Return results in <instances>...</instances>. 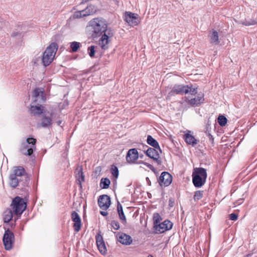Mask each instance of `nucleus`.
<instances>
[{
    "label": "nucleus",
    "instance_id": "e433bc0d",
    "mask_svg": "<svg viewBox=\"0 0 257 257\" xmlns=\"http://www.w3.org/2000/svg\"><path fill=\"white\" fill-rule=\"evenodd\" d=\"M110 225L111 227L115 230H118L120 226L118 221L113 220L111 222Z\"/></svg>",
    "mask_w": 257,
    "mask_h": 257
},
{
    "label": "nucleus",
    "instance_id": "7c9ffc66",
    "mask_svg": "<svg viewBox=\"0 0 257 257\" xmlns=\"http://www.w3.org/2000/svg\"><path fill=\"white\" fill-rule=\"evenodd\" d=\"M70 47L73 52H77L80 46V43L75 41L70 43Z\"/></svg>",
    "mask_w": 257,
    "mask_h": 257
},
{
    "label": "nucleus",
    "instance_id": "b1692460",
    "mask_svg": "<svg viewBox=\"0 0 257 257\" xmlns=\"http://www.w3.org/2000/svg\"><path fill=\"white\" fill-rule=\"evenodd\" d=\"M208 37L211 44L217 45L219 43L218 33L216 30L210 31Z\"/></svg>",
    "mask_w": 257,
    "mask_h": 257
},
{
    "label": "nucleus",
    "instance_id": "72a5a7b5",
    "mask_svg": "<svg viewBox=\"0 0 257 257\" xmlns=\"http://www.w3.org/2000/svg\"><path fill=\"white\" fill-rule=\"evenodd\" d=\"M227 118L223 115L219 116L218 117V123L220 126H224L227 123Z\"/></svg>",
    "mask_w": 257,
    "mask_h": 257
},
{
    "label": "nucleus",
    "instance_id": "aec40b11",
    "mask_svg": "<svg viewBox=\"0 0 257 257\" xmlns=\"http://www.w3.org/2000/svg\"><path fill=\"white\" fill-rule=\"evenodd\" d=\"M29 111L33 115L39 116L43 113L44 106L40 103H35V105H31Z\"/></svg>",
    "mask_w": 257,
    "mask_h": 257
},
{
    "label": "nucleus",
    "instance_id": "9d476101",
    "mask_svg": "<svg viewBox=\"0 0 257 257\" xmlns=\"http://www.w3.org/2000/svg\"><path fill=\"white\" fill-rule=\"evenodd\" d=\"M124 20L130 26L132 27L138 25L140 22L138 15L130 12H125Z\"/></svg>",
    "mask_w": 257,
    "mask_h": 257
},
{
    "label": "nucleus",
    "instance_id": "423d86ee",
    "mask_svg": "<svg viewBox=\"0 0 257 257\" xmlns=\"http://www.w3.org/2000/svg\"><path fill=\"white\" fill-rule=\"evenodd\" d=\"M36 142L35 139L31 138H28L27 140L22 143L20 152L24 155L31 156L36 149Z\"/></svg>",
    "mask_w": 257,
    "mask_h": 257
},
{
    "label": "nucleus",
    "instance_id": "58836bf2",
    "mask_svg": "<svg viewBox=\"0 0 257 257\" xmlns=\"http://www.w3.org/2000/svg\"><path fill=\"white\" fill-rule=\"evenodd\" d=\"M22 36V33H19L18 32H14L12 35V36L13 37H18V36L21 37Z\"/></svg>",
    "mask_w": 257,
    "mask_h": 257
},
{
    "label": "nucleus",
    "instance_id": "49530a36",
    "mask_svg": "<svg viewBox=\"0 0 257 257\" xmlns=\"http://www.w3.org/2000/svg\"><path fill=\"white\" fill-rule=\"evenodd\" d=\"M148 257H154L153 255L152 254H149Z\"/></svg>",
    "mask_w": 257,
    "mask_h": 257
},
{
    "label": "nucleus",
    "instance_id": "a211bd4d",
    "mask_svg": "<svg viewBox=\"0 0 257 257\" xmlns=\"http://www.w3.org/2000/svg\"><path fill=\"white\" fill-rule=\"evenodd\" d=\"M117 240L123 245H130L133 242L132 237L123 232H118L116 235Z\"/></svg>",
    "mask_w": 257,
    "mask_h": 257
},
{
    "label": "nucleus",
    "instance_id": "09e8293b",
    "mask_svg": "<svg viewBox=\"0 0 257 257\" xmlns=\"http://www.w3.org/2000/svg\"><path fill=\"white\" fill-rule=\"evenodd\" d=\"M248 255H246V257H248Z\"/></svg>",
    "mask_w": 257,
    "mask_h": 257
},
{
    "label": "nucleus",
    "instance_id": "ddd939ff",
    "mask_svg": "<svg viewBox=\"0 0 257 257\" xmlns=\"http://www.w3.org/2000/svg\"><path fill=\"white\" fill-rule=\"evenodd\" d=\"M94 7L92 5L88 6L85 9L75 12L73 14L74 19H79L88 16L94 13Z\"/></svg>",
    "mask_w": 257,
    "mask_h": 257
},
{
    "label": "nucleus",
    "instance_id": "f704fd0d",
    "mask_svg": "<svg viewBox=\"0 0 257 257\" xmlns=\"http://www.w3.org/2000/svg\"><path fill=\"white\" fill-rule=\"evenodd\" d=\"M161 220V217L158 213H155L154 215V227H156V225L159 224Z\"/></svg>",
    "mask_w": 257,
    "mask_h": 257
},
{
    "label": "nucleus",
    "instance_id": "a18cd8bd",
    "mask_svg": "<svg viewBox=\"0 0 257 257\" xmlns=\"http://www.w3.org/2000/svg\"><path fill=\"white\" fill-rule=\"evenodd\" d=\"M57 123L58 125H60L61 123V121H60V120L57 121Z\"/></svg>",
    "mask_w": 257,
    "mask_h": 257
},
{
    "label": "nucleus",
    "instance_id": "2eb2a0df",
    "mask_svg": "<svg viewBox=\"0 0 257 257\" xmlns=\"http://www.w3.org/2000/svg\"><path fill=\"white\" fill-rule=\"evenodd\" d=\"M172 181V177L171 175L167 172H163L161 173L158 180L159 183L161 186H168Z\"/></svg>",
    "mask_w": 257,
    "mask_h": 257
},
{
    "label": "nucleus",
    "instance_id": "2f4dec72",
    "mask_svg": "<svg viewBox=\"0 0 257 257\" xmlns=\"http://www.w3.org/2000/svg\"><path fill=\"white\" fill-rule=\"evenodd\" d=\"M110 172L111 174L115 177V179H117L118 178L119 175V171L116 166L113 165H112L110 169Z\"/></svg>",
    "mask_w": 257,
    "mask_h": 257
},
{
    "label": "nucleus",
    "instance_id": "393cba45",
    "mask_svg": "<svg viewBox=\"0 0 257 257\" xmlns=\"http://www.w3.org/2000/svg\"><path fill=\"white\" fill-rule=\"evenodd\" d=\"M184 139L187 144L192 145V146L196 145L198 142L193 136L189 133H187L184 135Z\"/></svg>",
    "mask_w": 257,
    "mask_h": 257
},
{
    "label": "nucleus",
    "instance_id": "412c9836",
    "mask_svg": "<svg viewBox=\"0 0 257 257\" xmlns=\"http://www.w3.org/2000/svg\"><path fill=\"white\" fill-rule=\"evenodd\" d=\"M96 243L97 248L102 254H104L106 252V248L102 236L100 234H97L96 236Z\"/></svg>",
    "mask_w": 257,
    "mask_h": 257
},
{
    "label": "nucleus",
    "instance_id": "37998d69",
    "mask_svg": "<svg viewBox=\"0 0 257 257\" xmlns=\"http://www.w3.org/2000/svg\"><path fill=\"white\" fill-rule=\"evenodd\" d=\"M145 165H146V166H147L148 167H149L150 169H152V168H153V166H152V165L149 164H148V163H146L145 164Z\"/></svg>",
    "mask_w": 257,
    "mask_h": 257
},
{
    "label": "nucleus",
    "instance_id": "f8f14e48",
    "mask_svg": "<svg viewBox=\"0 0 257 257\" xmlns=\"http://www.w3.org/2000/svg\"><path fill=\"white\" fill-rule=\"evenodd\" d=\"M173 227V223L169 220H165L162 223L156 225L155 227L156 233H162L170 230Z\"/></svg>",
    "mask_w": 257,
    "mask_h": 257
},
{
    "label": "nucleus",
    "instance_id": "de8ad7c7",
    "mask_svg": "<svg viewBox=\"0 0 257 257\" xmlns=\"http://www.w3.org/2000/svg\"><path fill=\"white\" fill-rule=\"evenodd\" d=\"M240 201H242V200H240ZM239 204L240 203H242V201H241L239 203Z\"/></svg>",
    "mask_w": 257,
    "mask_h": 257
},
{
    "label": "nucleus",
    "instance_id": "bb28decb",
    "mask_svg": "<svg viewBox=\"0 0 257 257\" xmlns=\"http://www.w3.org/2000/svg\"><path fill=\"white\" fill-rule=\"evenodd\" d=\"M76 177L79 183L80 187H82L81 183L84 181V176L82 171V168L81 167H78L76 170Z\"/></svg>",
    "mask_w": 257,
    "mask_h": 257
},
{
    "label": "nucleus",
    "instance_id": "4c0bfd02",
    "mask_svg": "<svg viewBox=\"0 0 257 257\" xmlns=\"http://www.w3.org/2000/svg\"><path fill=\"white\" fill-rule=\"evenodd\" d=\"M230 219L231 220H236L237 219V215L235 213H231L230 214Z\"/></svg>",
    "mask_w": 257,
    "mask_h": 257
},
{
    "label": "nucleus",
    "instance_id": "f3484780",
    "mask_svg": "<svg viewBox=\"0 0 257 257\" xmlns=\"http://www.w3.org/2000/svg\"><path fill=\"white\" fill-rule=\"evenodd\" d=\"M139 158V154L136 149H131L127 153L126 160L129 164L134 163Z\"/></svg>",
    "mask_w": 257,
    "mask_h": 257
},
{
    "label": "nucleus",
    "instance_id": "4468645a",
    "mask_svg": "<svg viewBox=\"0 0 257 257\" xmlns=\"http://www.w3.org/2000/svg\"><path fill=\"white\" fill-rule=\"evenodd\" d=\"M185 101L192 106H199L204 101V94L203 93H199L195 97L192 98L186 97Z\"/></svg>",
    "mask_w": 257,
    "mask_h": 257
},
{
    "label": "nucleus",
    "instance_id": "5701e85b",
    "mask_svg": "<svg viewBox=\"0 0 257 257\" xmlns=\"http://www.w3.org/2000/svg\"><path fill=\"white\" fill-rule=\"evenodd\" d=\"M54 114V112L52 110L50 113V116H44L41 120V126L46 128L50 126L52 124V118Z\"/></svg>",
    "mask_w": 257,
    "mask_h": 257
},
{
    "label": "nucleus",
    "instance_id": "c03bdc74",
    "mask_svg": "<svg viewBox=\"0 0 257 257\" xmlns=\"http://www.w3.org/2000/svg\"><path fill=\"white\" fill-rule=\"evenodd\" d=\"M146 180L148 181V183L149 185H151V181L149 180V178L148 177L146 178Z\"/></svg>",
    "mask_w": 257,
    "mask_h": 257
},
{
    "label": "nucleus",
    "instance_id": "ea45409f",
    "mask_svg": "<svg viewBox=\"0 0 257 257\" xmlns=\"http://www.w3.org/2000/svg\"><path fill=\"white\" fill-rule=\"evenodd\" d=\"M209 139V140L211 141L212 142H213L214 138L213 136L211 135L210 133L208 132V134H206Z\"/></svg>",
    "mask_w": 257,
    "mask_h": 257
},
{
    "label": "nucleus",
    "instance_id": "39448f33",
    "mask_svg": "<svg viewBox=\"0 0 257 257\" xmlns=\"http://www.w3.org/2000/svg\"><path fill=\"white\" fill-rule=\"evenodd\" d=\"M58 49L56 43H52L43 53L42 58V63L45 67L49 65L53 61Z\"/></svg>",
    "mask_w": 257,
    "mask_h": 257
},
{
    "label": "nucleus",
    "instance_id": "6ab92c4d",
    "mask_svg": "<svg viewBox=\"0 0 257 257\" xmlns=\"http://www.w3.org/2000/svg\"><path fill=\"white\" fill-rule=\"evenodd\" d=\"M71 219L74 222L73 228L76 232H78L81 226V221L79 214L76 211H73L71 214Z\"/></svg>",
    "mask_w": 257,
    "mask_h": 257
},
{
    "label": "nucleus",
    "instance_id": "c9c22d12",
    "mask_svg": "<svg viewBox=\"0 0 257 257\" xmlns=\"http://www.w3.org/2000/svg\"><path fill=\"white\" fill-rule=\"evenodd\" d=\"M95 47L94 45H91L88 48V53L89 55V56L91 58L94 57L95 53Z\"/></svg>",
    "mask_w": 257,
    "mask_h": 257
},
{
    "label": "nucleus",
    "instance_id": "f03ea898",
    "mask_svg": "<svg viewBox=\"0 0 257 257\" xmlns=\"http://www.w3.org/2000/svg\"><path fill=\"white\" fill-rule=\"evenodd\" d=\"M89 24L92 29V35L94 37L100 36L103 33L108 32L107 23L103 20L98 18L93 19L89 22Z\"/></svg>",
    "mask_w": 257,
    "mask_h": 257
},
{
    "label": "nucleus",
    "instance_id": "f257e3e1",
    "mask_svg": "<svg viewBox=\"0 0 257 257\" xmlns=\"http://www.w3.org/2000/svg\"><path fill=\"white\" fill-rule=\"evenodd\" d=\"M27 179L24 168L21 166L16 167L10 175V185L13 188L17 187L19 183L25 185L27 182Z\"/></svg>",
    "mask_w": 257,
    "mask_h": 257
},
{
    "label": "nucleus",
    "instance_id": "7ed1b4c3",
    "mask_svg": "<svg viewBox=\"0 0 257 257\" xmlns=\"http://www.w3.org/2000/svg\"><path fill=\"white\" fill-rule=\"evenodd\" d=\"M196 87H193L192 85L176 84L168 93V97H171L176 94L183 95L189 93L191 95H195L197 93Z\"/></svg>",
    "mask_w": 257,
    "mask_h": 257
},
{
    "label": "nucleus",
    "instance_id": "dca6fc26",
    "mask_svg": "<svg viewBox=\"0 0 257 257\" xmlns=\"http://www.w3.org/2000/svg\"><path fill=\"white\" fill-rule=\"evenodd\" d=\"M110 198L107 195H101L98 199V206L103 210L107 209L110 206Z\"/></svg>",
    "mask_w": 257,
    "mask_h": 257
},
{
    "label": "nucleus",
    "instance_id": "4be33fe9",
    "mask_svg": "<svg viewBox=\"0 0 257 257\" xmlns=\"http://www.w3.org/2000/svg\"><path fill=\"white\" fill-rule=\"evenodd\" d=\"M102 34L101 37L98 41V44L102 49L106 50L108 48L107 44L108 43V38L109 36H112V34L110 35L109 32Z\"/></svg>",
    "mask_w": 257,
    "mask_h": 257
},
{
    "label": "nucleus",
    "instance_id": "a19ab883",
    "mask_svg": "<svg viewBox=\"0 0 257 257\" xmlns=\"http://www.w3.org/2000/svg\"><path fill=\"white\" fill-rule=\"evenodd\" d=\"M206 130L205 133H206V134H208V132H210L211 127H210V124H209L207 123V124H206Z\"/></svg>",
    "mask_w": 257,
    "mask_h": 257
},
{
    "label": "nucleus",
    "instance_id": "c756f323",
    "mask_svg": "<svg viewBox=\"0 0 257 257\" xmlns=\"http://www.w3.org/2000/svg\"><path fill=\"white\" fill-rule=\"evenodd\" d=\"M110 184V181L108 178H102L100 181V186L102 189H107L109 187Z\"/></svg>",
    "mask_w": 257,
    "mask_h": 257
},
{
    "label": "nucleus",
    "instance_id": "0eeeda50",
    "mask_svg": "<svg viewBox=\"0 0 257 257\" xmlns=\"http://www.w3.org/2000/svg\"><path fill=\"white\" fill-rule=\"evenodd\" d=\"M11 207L14 214L21 215L26 209L27 204L23 198L17 196L13 200Z\"/></svg>",
    "mask_w": 257,
    "mask_h": 257
},
{
    "label": "nucleus",
    "instance_id": "a878e982",
    "mask_svg": "<svg viewBox=\"0 0 257 257\" xmlns=\"http://www.w3.org/2000/svg\"><path fill=\"white\" fill-rule=\"evenodd\" d=\"M147 142L149 145L153 148H157V149L159 151V152L162 153V150L159 146V143L151 135L148 136Z\"/></svg>",
    "mask_w": 257,
    "mask_h": 257
},
{
    "label": "nucleus",
    "instance_id": "9b49d317",
    "mask_svg": "<svg viewBox=\"0 0 257 257\" xmlns=\"http://www.w3.org/2000/svg\"><path fill=\"white\" fill-rule=\"evenodd\" d=\"M146 155L156 162L158 165H161L162 161L160 159L159 151L155 148H148L146 151H144Z\"/></svg>",
    "mask_w": 257,
    "mask_h": 257
},
{
    "label": "nucleus",
    "instance_id": "c85d7f7f",
    "mask_svg": "<svg viewBox=\"0 0 257 257\" xmlns=\"http://www.w3.org/2000/svg\"><path fill=\"white\" fill-rule=\"evenodd\" d=\"M117 210L120 219L126 222V218L123 211L122 207L119 202L117 203Z\"/></svg>",
    "mask_w": 257,
    "mask_h": 257
},
{
    "label": "nucleus",
    "instance_id": "473e14b6",
    "mask_svg": "<svg viewBox=\"0 0 257 257\" xmlns=\"http://www.w3.org/2000/svg\"><path fill=\"white\" fill-rule=\"evenodd\" d=\"M203 191H197L195 192L193 199L195 201H197L203 197Z\"/></svg>",
    "mask_w": 257,
    "mask_h": 257
},
{
    "label": "nucleus",
    "instance_id": "1a4fd4ad",
    "mask_svg": "<svg viewBox=\"0 0 257 257\" xmlns=\"http://www.w3.org/2000/svg\"><path fill=\"white\" fill-rule=\"evenodd\" d=\"M3 243L6 250H10L14 242V235L9 229L5 231L3 236Z\"/></svg>",
    "mask_w": 257,
    "mask_h": 257
},
{
    "label": "nucleus",
    "instance_id": "6e6552de",
    "mask_svg": "<svg viewBox=\"0 0 257 257\" xmlns=\"http://www.w3.org/2000/svg\"><path fill=\"white\" fill-rule=\"evenodd\" d=\"M33 103L42 104L45 102L46 97L43 88H36L33 91Z\"/></svg>",
    "mask_w": 257,
    "mask_h": 257
},
{
    "label": "nucleus",
    "instance_id": "cd10ccee",
    "mask_svg": "<svg viewBox=\"0 0 257 257\" xmlns=\"http://www.w3.org/2000/svg\"><path fill=\"white\" fill-rule=\"evenodd\" d=\"M13 217V212L10 209H8L6 210L3 214V218L4 222L8 223L12 219Z\"/></svg>",
    "mask_w": 257,
    "mask_h": 257
},
{
    "label": "nucleus",
    "instance_id": "79ce46f5",
    "mask_svg": "<svg viewBox=\"0 0 257 257\" xmlns=\"http://www.w3.org/2000/svg\"><path fill=\"white\" fill-rule=\"evenodd\" d=\"M100 214L105 216H106L107 215V212L106 211H100Z\"/></svg>",
    "mask_w": 257,
    "mask_h": 257
},
{
    "label": "nucleus",
    "instance_id": "20e7f679",
    "mask_svg": "<svg viewBox=\"0 0 257 257\" xmlns=\"http://www.w3.org/2000/svg\"><path fill=\"white\" fill-rule=\"evenodd\" d=\"M192 182L195 187L200 188L206 182L207 174L203 168H194L192 173Z\"/></svg>",
    "mask_w": 257,
    "mask_h": 257
}]
</instances>
